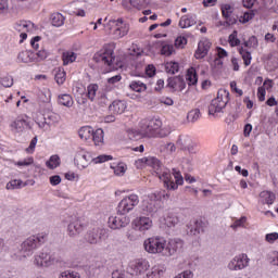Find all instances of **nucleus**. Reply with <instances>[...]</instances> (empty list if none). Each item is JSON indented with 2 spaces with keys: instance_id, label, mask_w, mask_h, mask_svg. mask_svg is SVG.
<instances>
[{
  "instance_id": "nucleus-1",
  "label": "nucleus",
  "mask_w": 278,
  "mask_h": 278,
  "mask_svg": "<svg viewBox=\"0 0 278 278\" xmlns=\"http://www.w3.org/2000/svg\"><path fill=\"white\" fill-rule=\"evenodd\" d=\"M169 199V193L155 191L149 194V200H143L140 205V214L153 218L163 208V200Z\"/></svg>"
},
{
  "instance_id": "nucleus-2",
  "label": "nucleus",
  "mask_w": 278,
  "mask_h": 278,
  "mask_svg": "<svg viewBox=\"0 0 278 278\" xmlns=\"http://www.w3.org/2000/svg\"><path fill=\"white\" fill-rule=\"evenodd\" d=\"M159 179L164 182V187L166 190H178L179 186H184V181L189 184L195 182V178L193 176H190L189 174L181 176V172L178 168H172V172L168 169H165L162 172V174L159 176Z\"/></svg>"
},
{
  "instance_id": "nucleus-3",
  "label": "nucleus",
  "mask_w": 278,
  "mask_h": 278,
  "mask_svg": "<svg viewBox=\"0 0 278 278\" xmlns=\"http://www.w3.org/2000/svg\"><path fill=\"white\" fill-rule=\"evenodd\" d=\"M48 240V235L46 232L38 233L36 236L28 237L21 244V254L23 257L34 255L35 251L45 244Z\"/></svg>"
},
{
  "instance_id": "nucleus-4",
  "label": "nucleus",
  "mask_w": 278,
  "mask_h": 278,
  "mask_svg": "<svg viewBox=\"0 0 278 278\" xmlns=\"http://www.w3.org/2000/svg\"><path fill=\"white\" fill-rule=\"evenodd\" d=\"M229 91L218 90L216 99H213L211 105H208V114L222 113V110L229 103Z\"/></svg>"
},
{
  "instance_id": "nucleus-5",
  "label": "nucleus",
  "mask_w": 278,
  "mask_h": 278,
  "mask_svg": "<svg viewBox=\"0 0 278 278\" xmlns=\"http://www.w3.org/2000/svg\"><path fill=\"white\" fill-rule=\"evenodd\" d=\"M166 240L163 237H151L144 240L143 247L147 253L149 254H161L165 249Z\"/></svg>"
},
{
  "instance_id": "nucleus-6",
  "label": "nucleus",
  "mask_w": 278,
  "mask_h": 278,
  "mask_svg": "<svg viewBox=\"0 0 278 278\" xmlns=\"http://www.w3.org/2000/svg\"><path fill=\"white\" fill-rule=\"evenodd\" d=\"M115 61L116 56H114V50L112 49V46H103L102 50H99L96 52V54H93V62L102 63L109 67H112Z\"/></svg>"
},
{
  "instance_id": "nucleus-7",
  "label": "nucleus",
  "mask_w": 278,
  "mask_h": 278,
  "mask_svg": "<svg viewBox=\"0 0 278 278\" xmlns=\"http://www.w3.org/2000/svg\"><path fill=\"white\" fill-rule=\"evenodd\" d=\"M163 126V123L160 119H143L140 123V135L146 138H153L155 136V131L159 130Z\"/></svg>"
},
{
  "instance_id": "nucleus-8",
  "label": "nucleus",
  "mask_w": 278,
  "mask_h": 278,
  "mask_svg": "<svg viewBox=\"0 0 278 278\" xmlns=\"http://www.w3.org/2000/svg\"><path fill=\"white\" fill-rule=\"evenodd\" d=\"M135 164L137 169H142L147 166L152 167V169L156 170V175H159V177L164 173L162 169L163 163H161V161L155 156H146L142 159H137Z\"/></svg>"
},
{
  "instance_id": "nucleus-9",
  "label": "nucleus",
  "mask_w": 278,
  "mask_h": 278,
  "mask_svg": "<svg viewBox=\"0 0 278 278\" xmlns=\"http://www.w3.org/2000/svg\"><path fill=\"white\" fill-rule=\"evenodd\" d=\"M139 204V197L137 194L126 195L121 200L117 213L118 215H127L129 212H132L135 207Z\"/></svg>"
},
{
  "instance_id": "nucleus-10",
  "label": "nucleus",
  "mask_w": 278,
  "mask_h": 278,
  "mask_svg": "<svg viewBox=\"0 0 278 278\" xmlns=\"http://www.w3.org/2000/svg\"><path fill=\"white\" fill-rule=\"evenodd\" d=\"M62 262V257L50 255L47 252H41L34 258V264H36L38 267H48L53 264H61Z\"/></svg>"
},
{
  "instance_id": "nucleus-11",
  "label": "nucleus",
  "mask_w": 278,
  "mask_h": 278,
  "mask_svg": "<svg viewBox=\"0 0 278 278\" xmlns=\"http://www.w3.org/2000/svg\"><path fill=\"white\" fill-rule=\"evenodd\" d=\"M184 249V240L180 239H172L165 242L164 251L162 256H174L175 254L179 253Z\"/></svg>"
},
{
  "instance_id": "nucleus-12",
  "label": "nucleus",
  "mask_w": 278,
  "mask_h": 278,
  "mask_svg": "<svg viewBox=\"0 0 278 278\" xmlns=\"http://www.w3.org/2000/svg\"><path fill=\"white\" fill-rule=\"evenodd\" d=\"M93 162V157L90 152L80 150L75 154L74 163L79 169H85Z\"/></svg>"
},
{
  "instance_id": "nucleus-13",
  "label": "nucleus",
  "mask_w": 278,
  "mask_h": 278,
  "mask_svg": "<svg viewBox=\"0 0 278 278\" xmlns=\"http://www.w3.org/2000/svg\"><path fill=\"white\" fill-rule=\"evenodd\" d=\"M150 265L147 260H138L130 264L128 268V274L130 276H142L148 271Z\"/></svg>"
},
{
  "instance_id": "nucleus-14",
  "label": "nucleus",
  "mask_w": 278,
  "mask_h": 278,
  "mask_svg": "<svg viewBox=\"0 0 278 278\" xmlns=\"http://www.w3.org/2000/svg\"><path fill=\"white\" fill-rule=\"evenodd\" d=\"M153 226V222L150 216H139L131 222V228L136 231L146 232Z\"/></svg>"
},
{
  "instance_id": "nucleus-15",
  "label": "nucleus",
  "mask_w": 278,
  "mask_h": 278,
  "mask_svg": "<svg viewBox=\"0 0 278 278\" xmlns=\"http://www.w3.org/2000/svg\"><path fill=\"white\" fill-rule=\"evenodd\" d=\"M131 223L128 216L121 215L119 216H110L109 218V227L113 230L122 229L127 227Z\"/></svg>"
},
{
  "instance_id": "nucleus-16",
  "label": "nucleus",
  "mask_w": 278,
  "mask_h": 278,
  "mask_svg": "<svg viewBox=\"0 0 278 278\" xmlns=\"http://www.w3.org/2000/svg\"><path fill=\"white\" fill-rule=\"evenodd\" d=\"M250 263V258H248L247 254H239L238 256H235L230 264H228V268L230 270H242L248 267V264Z\"/></svg>"
},
{
  "instance_id": "nucleus-17",
  "label": "nucleus",
  "mask_w": 278,
  "mask_h": 278,
  "mask_svg": "<svg viewBox=\"0 0 278 278\" xmlns=\"http://www.w3.org/2000/svg\"><path fill=\"white\" fill-rule=\"evenodd\" d=\"M204 228L203 219H193L187 225V235L191 237L199 236L201 232H204Z\"/></svg>"
},
{
  "instance_id": "nucleus-18",
  "label": "nucleus",
  "mask_w": 278,
  "mask_h": 278,
  "mask_svg": "<svg viewBox=\"0 0 278 278\" xmlns=\"http://www.w3.org/2000/svg\"><path fill=\"white\" fill-rule=\"evenodd\" d=\"M104 235V230L101 228H92L88 230L87 235H85V241L90 244H97L101 241L102 236Z\"/></svg>"
},
{
  "instance_id": "nucleus-19",
  "label": "nucleus",
  "mask_w": 278,
  "mask_h": 278,
  "mask_svg": "<svg viewBox=\"0 0 278 278\" xmlns=\"http://www.w3.org/2000/svg\"><path fill=\"white\" fill-rule=\"evenodd\" d=\"M61 116L58 115L54 112H47L43 114V122L37 123L39 128H45L46 126H55L58 123H60Z\"/></svg>"
},
{
  "instance_id": "nucleus-20",
  "label": "nucleus",
  "mask_w": 278,
  "mask_h": 278,
  "mask_svg": "<svg viewBox=\"0 0 278 278\" xmlns=\"http://www.w3.org/2000/svg\"><path fill=\"white\" fill-rule=\"evenodd\" d=\"M211 46H212V43L207 39L200 41L198 43V49L194 54L195 59L197 60L204 59L206 56L207 52L210 51Z\"/></svg>"
},
{
  "instance_id": "nucleus-21",
  "label": "nucleus",
  "mask_w": 278,
  "mask_h": 278,
  "mask_svg": "<svg viewBox=\"0 0 278 278\" xmlns=\"http://www.w3.org/2000/svg\"><path fill=\"white\" fill-rule=\"evenodd\" d=\"M17 60L24 64L38 63V59L36 58L35 52L30 51V50H24V51L20 52L17 54Z\"/></svg>"
},
{
  "instance_id": "nucleus-22",
  "label": "nucleus",
  "mask_w": 278,
  "mask_h": 278,
  "mask_svg": "<svg viewBox=\"0 0 278 278\" xmlns=\"http://www.w3.org/2000/svg\"><path fill=\"white\" fill-rule=\"evenodd\" d=\"M83 231H84V226L78 219H75L74 222L70 223L67 226V232L70 237L78 236Z\"/></svg>"
},
{
  "instance_id": "nucleus-23",
  "label": "nucleus",
  "mask_w": 278,
  "mask_h": 278,
  "mask_svg": "<svg viewBox=\"0 0 278 278\" xmlns=\"http://www.w3.org/2000/svg\"><path fill=\"white\" fill-rule=\"evenodd\" d=\"M126 109H127V104H125V102L122 100H115L109 106L110 112L113 114H123Z\"/></svg>"
},
{
  "instance_id": "nucleus-24",
  "label": "nucleus",
  "mask_w": 278,
  "mask_h": 278,
  "mask_svg": "<svg viewBox=\"0 0 278 278\" xmlns=\"http://www.w3.org/2000/svg\"><path fill=\"white\" fill-rule=\"evenodd\" d=\"M116 27L117 28H115V30L113 33L115 39H121L128 35L129 24H124V25L116 24Z\"/></svg>"
},
{
  "instance_id": "nucleus-25",
  "label": "nucleus",
  "mask_w": 278,
  "mask_h": 278,
  "mask_svg": "<svg viewBox=\"0 0 278 278\" xmlns=\"http://www.w3.org/2000/svg\"><path fill=\"white\" fill-rule=\"evenodd\" d=\"M197 24L194 17H189L188 15H182L180 17V22H178V27L181 29L189 28L191 26H194Z\"/></svg>"
},
{
  "instance_id": "nucleus-26",
  "label": "nucleus",
  "mask_w": 278,
  "mask_h": 278,
  "mask_svg": "<svg viewBox=\"0 0 278 278\" xmlns=\"http://www.w3.org/2000/svg\"><path fill=\"white\" fill-rule=\"evenodd\" d=\"M93 131L94 130L90 126L80 127L79 130H78V136L84 141H87L88 139L91 138Z\"/></svg>"
},
{
  "instance_id": "nucleus-27",
  "label": "nucleus",
  "mask_w": 278,
  "mask_h": 278,
  "mask_svg": "<svg viewBox=\"0 0 278 278\" xmlns=\"http://www.w3.org/2000/svg\"><path fill=\"white\" fill-rule=\"evenodd\" d=\"M260 198L263 199V202L267 205H271L276 200V194L271 191H262L260 192Z\"/></svg>"
},
{
  "instance_id": "nucleus-28",
  "label": "nucleus",
  "mask_w": 278,
  "mask_h": 278,
  "mask_svg": "<svg viewBox=\"0 0 278 278\" xmlns=\"http://www.w3.org/2000/svg\"><path fill=\"white\" fill-rule=\"evenodd\" d=\"M187 81H188V86H195L197 83L199 81V78L197 76V72H195L194 67L188 68Z\"/></svg>"
},
{
  "instance_id": "nucleus-29",
  "label": "nucleus",
  "mask_w": 278,
  "mask_h": 278,
  "mask_svg": "<svg viewBox=\"0 0 278 278\" xmlns=\"http://www.w3.org/2000/svg\"><path fill=\"white\" fill-rule=\"evenodd\" d=\"M76 59H77V54L72 51H66V52H63L62 54L63 65L72 64L73 62H76Z\"/></svg>"
},
{
  "instance_id": "nucleus-30",
  "label": "nucleus",
  "mask_w": 278,
  "mask_h": 278,
  "mask_svg": "<svg viewBox=\"0 0 278 278\" xmlns=\"http://www.w3.org/2000/svg\"><path fill=\"white\" fill-rule=\"evenodd\" d=\"M46 165L51 170L61 166L60 155H51V157H49V160L47 161Z\"/></svg>"
},
{
  "instance_id": "nucleus-31",
  "label": "nucleus",
  "mask_w": 278,
  "mask_h": 278,
  "mask_svg": "<svg viewBox=\"0 0 278 278\" xmlns=\"http://www.w3.org/2000/svg\"><path fill=\"white\" fill-rule=\"evenodd\" d=\"M51 23L54 27H61L65 23V17L61 13H52Z\"/></svg>"
},
{
  "instance_id": "nucleus-32",
  "label": "nucleus",
  "mask_w": 278,
  "mask_h": 278,
  "mask_svg": "<svg viewBox=\"0 0 278 278\" xmlns=\"http://www.w3.org/2000/svg\"><path fill=\"white\" fill-rule=\"evenodd\" d=\"M165 72L167 74L174 75L175 73L179 72V63L178 62H166L165 63Z\"/></svg>"
},
{
  "instance_id": "nucleus-33",
  "label": "nucleus",
  "mask_w": 278,
  "mask_h": 278,
  "mask_svg": "<svg viewBox=\"0 0 278 278\" xmlns=\"http://www.w3.org/2000/svg\"><path fill=\"white\" fill-rule=\"evenodd\" d=\"M25 126H28L27 122L21 118L15 119V122L11 124V127L15 129L17 132L24 131Z\"/></svg>"
},
{
  "instance_id": "nucleus-34",
  "label": "nucleus",
  "mask_w": 278,
  "mask_h": 278,
  "mask_svg": "<svg viewBox=\"0 0 278 278\" xmlns=\"http://www.w3.org/2000/svg\"><path fill=\"white\" fill-rule=\"evenodd\" d=\"M129 87L131 90L136 91L137 93H140L147 90V85L140 80L131 81Z\"/></svg>"
},
{
  "instance_id": "nucleus-35",
  "label": "nucleus",
  "mask_w": 278,
  "mask_h": 278,
  "mask_svg": "<svg viewBox=\"0 0 278 278\" xmlns=\"http://www.w3.org/2000/svg\"><path fill=\"white\" fill-rule=\"evenodd\" d=\"M73 98L71 94H61L59 96V104L64 105L66 108H72L73 105Z\"/></svg>"
},
{
  "instance_id": "nucleus-36",
  "label": "nucleus",
  "mask_w": 278,
  "mask_h": 278,
  "mask_svg": "<svg viewBox=\"0 0 278 278\" xmlns=\"http://www.w3.org/2000/svg\"><path fill=\"white\" fill-rule=\"evenodd\" d=\"M239 54H241L244 66H250L252 61L251 52L244 50V48L239 49Z\"/></svg>"
},
{
  "instance_id": "nucleus-37",
  "label": "nucleus",
  "mask_w": 278,
  "mask_h": 278,
  "mask_svg": "<svg viewBox=\"0 0 278 278\" xmlns=\"http://www.w3.org/2000/svg\"><path fill=\"white\" fill-rule=\"evenodd\" d=\"M91 138L94 142L96 146H99L100 143L103 142V130L102 128L93 130Z\"/></svg>"
},
{
  "instance_id": "nucleus-38",
  "label": "nucleus",
  "mask_w": 278,
  "mask_h": 278,
  "mask_svg": "<svg viewBox=\"0 0 278 278\" xmlns=\"http://www.w3.org/2000/svg\"><path fill=\"white\" fill-rule=\"evenodd\" d=\"M54 80L59 86H62L66 80V72L64 70H59L56 74H54Z\"/></svg>"
},
{
  "instance_id": "nucleus-39",
  "label": "nucleus",
  "mask_w": 278,
  "mask_h": 278,
  "mask_svg": "<svg viewBox=\"0 0 278 278\" xmlns=\"http://www.w3.org/2000/svg\"><path fill=\"white\" fill-rule=\"evenodd\" d=\"M129 3L132 8L140 10L150 4L149 0H129Z\"/></svg>"
},
{
  "instance_id": "nucleus-40",
  "label": "nucleus",
  "mask_w": 278,
  "mask_h": 278,
  "mask_svg": "<svg viewBox=\"0 0 278 278\" xmlns=\"http://www.w3.org/2000/svg\"><path fill=\"white\" fill-rule=\"evenodd\" d=\"M178 223H179V218H178V216H175L174 214H169L165 218V225L167 227H175L176 225H178Z\"/></svg>"
},
{
  "instance_id": "nucleus-41",
  "label": "nucleus",
  "mask_w": 278,
  "mask_h": 278,
  "mask_svg": "<svg viewBox=\"0 0 278 278\" xmlns=\"http://www.w3.org/2000/svg\"><path fill=\"white\" fill-rule=\"evenodd\" d=\"M200 118V110L195 109L193 111L188 112L187 121L188 123H195Z\"/></svg>"
},
{
  "instance_id": "nucleus-42",
  "label": "nucleus",
  "mask_w": 278,
  "mask_h": 278,
  "mask_svg": "<svg viewBox=\"0 0 278 278\" xmlns=\"http://www.w3.org/2000/svg\"><path fill=\"white\" fill-rule=\"evenodd\" d=\"M164 270L159 269V267H152L150 273H147L144 278H160V276H163Z\"/></svg>"
},
{
  "instance_id": "nucleus-43",
  "label": "nucleus",
  "mask_w": 278,
  "mask_h": 278,
  "mask_svg": "<svg viewBox=\"0 0 278 278\" xmlns=\"http://www.w3.org/2000/svg\"><path fill=\"white\" fill-rule=\"evenodd\" d=\"M177 147H180L181 151H190L191 148L188 146V140L179 136L176 142Z\"/></svg>"
},
{
  "instance_id": "nucleus-44",
  "label": "nucleus",
  "mask_w": 278,
  "mask_h": 278,
  "mask_svg": "<svg viewBox=\"0 0 278 278\" xmlns=\"http://www.w3.org/2000/svg\"><path fill=\"white\" fill-rule=\"evenodd\" d=\"M98 88L99 87L97 84H92L88 86L87 97L89 98L90 101H93L94 97L97 96Z\"/></svg>"
},
{
  "instance_id": "nucleus-45",
  "label": "nucleus",
  "mask_w": 278,
  "mask_h": 278,
  "mask_svg": "<svg viewBox=\"0 0 278 278\" xmlns=\"http://www.w3.org/2000/svg\"><path fill=\"white\" fill-rule=\"evenodd\" d=\"M182 78L184 77L181 76L169 78L167 79V86H169L172 89H176L178 88V84H182Z\"/></svg>"
},
{
  "instance_id": "nucleus-46",
  "label": "nucleus",
  "mask_w": 278,
  "mask_h": 278,
  "mask_svg": "<svg viewBox=\"0 0 278 278\" xmlns=\"http://www.w3.org/2000/svg\"><path fill=\"white\" fill-rule=\"evenodd\" d=\"M175 52L173 45H164L161 48V54L164 56H170Z\"/></svg>"
},
{
  "instance_id": "nucleus-47",
  "label": "nucleus",
  "mask_w": 278,
  "mask_h": 278,
  "mask_svg": "<svg viewBox=\"0 0 278 278\" xmlns=\"http://www.w3.org/2000/svg\"><path fill=\"white\" fill-rule=\"evenodd\" d=\"M245 223H247V217L242 216L239 219H235L233 224H231L230 227L233 231H236L238 228L244 227Z\"/></svg>"
},
{
  "instance_id": "nucleus-48",
  "label": "nucleus",
  "mask_w": 278,
  "mask_h": 278,
  "mask_svg": "<svg viewBox=\"0 0 278 278\" xmlns=\"http://www.w3.org/2000/svg\"><path fill=\"white\" fill-rule=\"evenodd\" d=\"M160 151L161 152H168L170 154H173L176 151V147L175 143H162L160 146Z\"/></svg>"
},
{
  "instance_id": "nucleus-49",
  "label": "nucleus",
  "mask_w": 278,
  "mask_h": 278,
  "mask_svg": "<svg viewBox=\"0 0 278 278\" xmlns=\"http://www.w3.org/2000/svg\"><path fill=\"white\" fill-rule=\"evenodd\" d=\"M237 36H238V31L233 30L230 37H228V41L230 42L231 47L240 46L241 41L240 39L237 38Z\"/></svg>"
},
{
  "instance_id": "nucleus-50",
  "label": "nucleus",
  "mask_w": 278,
  "mask_h": 278,
  "mask_svg": "<svg viewBox=\"0 0 278 278\" xmlns=\"http://www.w3.org/2000/svg\"><path fill=\"white\" fill-rule=\"evenodd\" d=\"M232 14V7L230 4L222 5V15L224 18H229Z\"/></svg>"
},
{
  "instance_id": "nucleus-51",
  "label": "nucleus",
  "mask_w": 278,
  "mask_h": 278,
  "mask_svg": "<svg viewBox=\"0 0 278 278\" xmlns=\"http://www.w3.org/2000/svg\"><path fill=\"white\" fill-rule=\"evenodd\" d=\"M13 85H14V78H12L11 76H5L1 78V86L5 88H11Z\"/></svg>"
},
{
  "instance_id": "nucleus-52",
  "label": "nucleus",
  "mask_w": 278,
  "mask_h": 278,
  "mask_svg": "<svg viewBox=\"0 0 278 278\" xmlns=\"http://www.w3.org/2000/svg\"><path fill=\"white\" fill-rule=\"evenodd\" d=\"M60 278H80V274L73 270H65Z\"/></svg>"
},
{
  "instance_id": "nucleus-53",
  "label": "nucleus",
  "mask_w": 278,
  "mask_h": 278,
  "mask_svg": "<svg viewBox=\"0 0 278 278\" xmlns=\"http://www.w3.org/2000/svg\"><path fill=\"white\" fill-rule=\"evenodd\" d=\"M186 45H188V39H187V38H185V37H178V38H176V40H175V46H176V48H178V49H184V47H185Z\"/></svg>"
},
{
  "instance_id": "nucleus-54",
  "label": "nucleus",
  "mask_w": 278,
  "mask_h": 278,
  "mask_svg": "<svg viewBox=\"0 0 278 278\" xmlns=\"http://www.w3.org/2000/svg\"><path fill=\"white\" fill-rule=\"evenodd\" d=\"M98 103L99 105H102V106L108 105L110 103V100L108 99L106 93L104 92L99 93Z\"/></svg>"
},
{
  "instance_id": "nucleus-55",
  "label": "nucleus",
  "mask_w": 278,
  "mask_h": 278,
  "mask_svg": "<svg viewBox=\"0 0 278 278\" xmlns=\"http://www.w3.org/2000/svg\"><path fill=\"white\" fill-rule=\"evenodd\" d=\"M125 170H127V166L124 164H118L114 167V174L117 176H123L125 174Z\"/></svg>"
},
{
  "instance_id": "nucleus-56",
  "label": "nucleus",
  "mask_w": 278,
  "mask_h": 278,
  "mask_svg": "<svg viewBox=\"0 0 278 278\" xmlns=\"http://www.w3.org/2000/svg\"><path fill=\"white\" fill-rule=\"evenodd\" d=\"M113 159L112 155H99L96 159H93L94 164L103 163V162H109Z\"/></svg>"
},
{
  "instance_id": "nucleus-57",
  "label": "nucleus",
  "mask_w": 278,
  "mask_h": 278,
  "mask_svg": "<svg viewBox=\"0 0 278 278\" xmlns=\"http://www.w3.org/2000/svg\"><path fill=\"white\" fill-rule=\"evenodd\" d=\"M37 58V63L45 61L48 58V53L46 50H39L37 53H34Z\"/></svg>"
},
{
  "instance_id": "nucleus-58",
  "label": "nucleus",
  "mask_w": 278,
  "mask_h": 278,
  "mask_svg": "<svg viewBox=\"0 0 278 278\" xmlns=\"http://www.w3.org/2000/svg\"><path fill=\"white\" fill-rule=\"evenodd\" d=\"M277 240H278V232H271L265 236V241H267L268 243H274Z\"/></svg>"
},
{
  "instance_id": "nucleus-59",
  "label": "nucleus",
  "mask_w": 278,
  "mask_h": 278,
  "mask_svg": "<svg viewBox=\"0 0 278 278\" xmlns=\"http://www.w3.org/2000/svg\"><path fill=\"white\" fill-rule=\"evenodd\" d=\"M21 180H11L7 184V190H14L18 187H21Z\"/></svg>"
},
{
  "instance_id": "nucleus-60",
  "label": "nucleus",
  "mask_w": 278,
  "mask_h": 278,
  "mask_svg": "<svg viewBox=\"0 0 278 278\" xmlns=\"http://www.w3.org/2000/svg\"><path fill=\"white\" fill-rule=\"evenodd\" d=\"M31 164H34V157L24 159L15 163L16 166H30Z\"/></svg>"
},
{
  "instance_id": "nucleus-61",
  "label": "nucleus",
  "mask_w": 278,
  "mask_h": 278,
  "mask_svg": "<svg viewBox=\"0 0 278 278\" xmlns=\"http://www.w3.org/2000/svg\"><path fill=\"white\" fill-rule=\"evenodd\" d=\"M29 28V23L27 22H20L18 24H16V30L18 33H21L23 29H26V31H28Z\"/></svg>"
},
{
  "instance_id": "nucleus-62",
  "label": "nucleus",
  "mask_w": 278,
  "mask_h": 278,
  "mask_svg": "<svg viewBox=\"0 0 278 278\" xmlns=\"http://www.w3.org/2000/svg\"><path fill=\"white\" fill-rule=\"evenodd\" d=\"M49 182H51V185H52L53 187L60 185V184L62 182L61 176H58V175H56V176H51V177L49 178Z\"/></svg>"
},
{
  "instance_id": "nucleus-63",
  "label": "nucleus",
  "mask_w": 278,
  "mask_h": 278,
  "mask_svg": "<svg viewBox=\"0 0 278 278\" xmlns=\"http://www.w3.org/2000/svg\"><path fill=\"white\" fill-rule=\"evenodd\" d=\"M175 278H193V273H191L190 270H186L178 274Z\"/></svg>"
},
{
  "instance_id": "nucleus-64",
  "label": "nucleus",
  "mask_w": 278,
  "mask_h": 278,
  "mask_svg": "<svg viewBox=\"0 0 278 278\" xmlns=\"http://www.w3.org/2000/svg\"><path fill=\"white\" fill-rule=\"evenodd\" d=\"M112 278H127V277L125 276V273H124V271H122V270H115V271H113V274H112Z\"/></svg>"
}]
</instances>
